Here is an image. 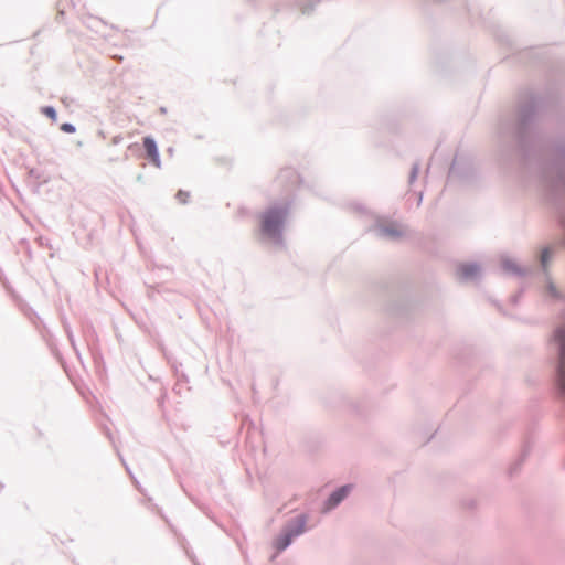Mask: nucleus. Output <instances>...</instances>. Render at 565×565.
Returning <instances> with one entry per match:
<instances>
[{
  "label": "nucleus",
  "mask_w": 565,
  "mask_h": 565,
  "mask_svg": "<svg viewBox=\"0 0 565 565\" xmlns=\"http://www.w3.org/2000/svg\"><path fill=\"white\" fill-rule=\"evenodd\" d=\"M143 147H145L147 156L149 157L151 162L153 164H156L157 167H159L160 159H159V152H158V148H157L154 140L150 137H146L143 139Z\"/></svg>",
  "instance_id": "20e7f679"
},
{
  "label": "nucleus",
  "mask_w": 565,
  "mask_h": 565,
  "mask_svg": "<svg viewBox=\"0 0 565 565\" xmlns=\"http://www.w3.org/2000/svg\"><path fill=\"white\" fill-rule=\"evenodd\" d=\"M61 129L65 132H68V134H72L75 131V128L74 126H72L71 124H63Z\"/></svg>",
  "instance_id": "9d476101"
},
{
  "label": "nucleus",
  "mask_w": 565,
  "mask_h": 565,
  "mask_svg": "<svg viewBox=\"0 0 565 565\" xmlns=\"http://www.w3.org/2000/svg\"><path fill=\"white\" fill-rule=\"evenodd\" d=\"M42 113L47 116L49 118H51L53 121H56L57 119V115H56V111L53 107L51 106H46V107H43L42 108Z\"/></svg>",
  "instance_id": "6e6552de"
},
{
  "label": "nucleus",
  "mask_w": 565,
  "mask_h": 565,
  "mask_svg": "<svg viewBox=\"0 0 565 565\" xmlns=\"http://www.w3.org/2000/svg\"><path fill=\"white\" fill-rule=\"evenodd\" d=\"M175 199L178 200L179 203L185 204L190 199V193L188 191L179 190L175 195Z\"/></svg>",
  "instance_id": "0eeeda50"
},
{
  "label": "nucleus",
  "mask_w": 565,
  "mask_h": 565,
  "mask_svg": "<svg viewBox=\"0 0 565 565\" xmlns=\"http://www.w3.org/2000/svg\"><path fill=\"white\" fill-rule=\"evenodd\" d=\"M478 267L476 265L465 264L459 266L458 275L462 279L472 278L477 275Z\"/></svg>",
  "instance_id": "423d86ee"
},
{
  "label": "nucleus",
  "mask_w": 565,
  "mask_h": 565,
  "mask_svg": "<svg viewBox=\"0 0 565 565\" xmlns=\"http://www.w3.org/2000/svg\"><path fill=\"white\" fill-rule=\"evenodd\" d=\"M548 259H550V250L548 249H544L542 255H541V263H542V265L544 267L547 265Z\"/></svg>",
  "instance_id": "1a4fd4ad"
},
{
  "label": "nucleus",
  "mask_w": 565,
  "mask_h": 565,
  "mask_svg": "<svg viewBox=\"0 0 565 565\" xmlns=\"http://www.w3.org/2000/svg\"><path fill=\"white\" fill-rule=\"evenodd\" d=\"M350 492V487L344 486L339 490L334 491L328 500V509H332L338 505Z\"/></svg>",
  "instance_id": "39448f33"
},
{
  "label": "nucleus",
  "mask_w": 565,
  "mask_h": 565,
  "mask_svg": "<svg viewBox=\"0 0 565 565\" xmlns=\"http://www.w3.org/2000/svg\"><path fill=\"white\" fill-rule=\"evenodd\" d=\"M555 338L561 347L558 379L562 388L565 391V324L556 330Z\"/></svg>",
  "instance_id": "f03ea898"
},
{
  "label": "nucleus",
  "mask_w": 565,
  "mask_h": 565,
  "mask_svg": "<svg viewBox=\"0 0 565 565\" xmlns=\"http://www.w3.org/2000/svg\"><path fill=\"white\" fill-rule=\"evenodd\" d=\"M305 524H306V519L303 516H300L298 519L297 530L295 532L287 533L284 537H281L277 541L278 551L285 550L290 544L294 536L301 534L305 531Z\"/></svg>",
  "instance_id": "7ed1b4c3"
},
{
  "label": "nucleus",
  "mask_w": 565,
  "mask_h": 565,
  "mask_svg": "<svg viewBox=\"0 0 565 565\" xmlns=\"http://www.w3.org/2000/svg\"><path fill=\"white\" fill-rule=\"evenodd\" d=\"M395 234H398V232L390 233L391 236H394Z\"/></svg>",
  "instance_id": "f8f14e48"
},
{
  "label": "nucleus",
  "mask_w": 565,
  "mask_h": 565,
  "mask_svg": "<svg viewBox=\"0 0 565 565\" xmlns=\"http://www.w3.org/2000/svg\"><path fill=\"white\" fill-rule=\"evenodd\" d=\"M286 211L282 209H270L262 215V231L268 236H275L279 233L285 218Z\"/></svg>",
  "instance_id": "f257e3e1"
},
{
  "label": "nucleus",
  "mask_w": 565,
  "mask_h": 565,
  "mask_svg": "<svg viewBox=\"0 0 565 565\" xmlns=\"http://www.w3.org/2000/svg\"><path fill=\"white\" fill-rule=\"evenodd\" d=\"M550 291H551V294H552L553 296H555V295H556V292H555V288H554V286H552V285L550 286Z\"/></svg>",
  "instance_id": "9b49d317"
}]
</instances>
